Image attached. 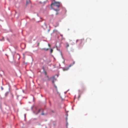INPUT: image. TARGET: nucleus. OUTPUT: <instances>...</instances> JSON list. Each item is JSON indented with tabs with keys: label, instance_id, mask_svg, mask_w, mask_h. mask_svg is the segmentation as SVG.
Returning <instances> with one entry per match:
<instances>
[{
	"label": "nucleus",
	"instance_id": "39448f33",
	"mask_svg": "<svg viewBox=\"0 0 128 128\" xmlns=\"http://www.w3.org/2000/svg\"><path fill=\"white\" fill-rule=\"evenodd\" d=\"M30 3V0H29L28 1H27L26 2V4H28Z\"/></svg>",
	"mask_w": 128,
	"mask_h": 128
},
{
	"label": "nucleus",
	"instance_id": "423d86ee",
	"mask_svg": "<svg viewBox=\"0 0 128 128\" xmlns=\"http://www.w3.org/2000/svg\"><path fill=\"white\" fill-rule=\"evenodd\" d=\"M41 110V109H40L38 110V112L36 114H38L40 112V110Z\"/></svg>",
	"mask_w": 128,
	"mask_h": 128
},
{
	"label": "nucleus",
	"instance_id": "20e7f679",
	"mask_svg": "<svg viewBox=\"0 0 128 128\" xmlns=\"http://www.w3.org/2000/svg\"><path fill=\"white\" fill-rule=\"evenodd\" d=\"M54 87H55V90H56V92H57V93L58 94L59 93V92L58 91L57 87L56 86V85H54Z\"/></svg>",
	"mask_w": 128,
	"mask_h": 128
},
{
	"label": "nucleus",
	"instance_id": "6e6552de",
	"mask_svg": "<svg viewBox=\"0 0 128 128\" xmlns=\"http://www.w3.org/2000/svg\"><path fill=\"white\" fill-rule=\"evenodd\" d=\"M53 50L52 49H50V53H52V52H53Z\"/></svg>",
	"mask_w": 128,
	"mask_h": 128
},
{
	"label": "nucleus",
	"instance_id": "f3484780",
	"mask_svg": "<svg viewBox=\"0 0 128 128\" xmlns=\"http://www.w3.org/2000/svg\"><path fill=\"white\" fill-rule=\"evenodd\" d=\"M38 46H39V43H38Z\"/></svg>",
	"mask_w": 128,
	"mask_h": 128
},
{
	"label": "nucleus",
	"instance_id": "7ed1b4c3",
	"mask_svg": "<svg viewBox=\"0 0 128 128\" xmlns=\"http://www.w3.org/2000/svg\"><path fill=\"white\" fill-rule=\"evenodd\" d=\"M75 63V62H73V63L72 64H70L68 66V67H66V68H63V70L64 71L67 70H68L69 68L71 66H72Z\"/></svg>",
	"mask_w": 128,
	"mask_h": 128
},
{
	"label": "nucleus",
	"instance_id": "2eb2a0df",
	"mask_svg": "<svg viewBox=\"0 0 128 128\" xmlns=\"http://www.w3.org/2000/svg\"><path fill=\"white\" fill-rule=\"evenodd\" d=\"M58 14V12H57L56 13V15H57Z\"/></svg>",
	"mask_w": 128,
	"mask_h": 128
},
{
	"label": "nucleus",
	"instance_id": "9d476101",
	"mask_svg": "<svg viewBox=\"0 0 128 128\" xmlns=\"http://www.w3.org/2000/svg\"><path fill=\"white\" fill-rule=\"evenodd\" d=\"M54 10L56 11H58L59 10L58 9H54Z\"/></svg>",
	"mask_w": 128,
	"mask_h": 128
},
{
	"label": "nucleus",
	"instance_id": "f8f14e48",
	"mask_svg": "<svg viewBox=\"0 0 128 128\" xmlns=\"http://www.w3.org/2000/svg\"><path fill=\"white\" fill-rule=\"evenodd\" d=\"M52 83L53 84H54V80H52Z\"/></svg>",
	"mask_w": 128,
	"mask_h": 128
},
{
	"label": "nucleus",
	"instance_id": "9b49d317",
	"mask_svg": "<svg viewBox=\"0 0 128 128\" xmlns=\"http://www.w3.org/2000/svg\"><path fill=\"white\" fill-rule=\"evenodd\" d=\"M41 114L42 115H44V113H43V112L42 113V114Z\"/></svg>",
	"mask_w": 128,
	"mask_h": 128
},
{
	"label": "nucleus",
	"instance_id": "4468645a",
	"mask_svg": "<svg viewBox=\"0 0 128 128\" xmlns=\"http://www.w3.org/2000/svg\"><path fill=\"white\" fill-rule=\"evenodd\" d=\"M68 125V122H67L66 124V126H67Z\"/></svg>",
	"mask_w": 128,
	"mask_h": 128
},
{
	"label": "nucleus",
	"instance_id": "ddd939ff",
	"mask_svg": "<svg viewBox=\"0 0 128 128\" xmlns=\"http://www.w3.org/2000/svg\"><path fill=\"white\" fill-rule=\"evenodd\" d=\"M48 45L49 47L50 46V45L49 44H48Z\"/></svg>",
	"mask_w": 128,
	"mask_h": 128
},
{
	"label": "nucleus",
	"instance_id": "1a4fd4ad",
	"mask_svg": "<svg viewBox=\"0 0 128 128\" xmlns=\"http://www.w3.org/2000/svg\"><path fill=\"white\" fill-rule=\"evenodd\" d=\"M43 49L44 50H45L47 51L48 50V48H46H46H43Z\"/></svg>",
	"mask_w": 128,
	"mask_h": 128
},
{
	"label": "nucleus",
	"instance_id": "0eeeda50",
	"mask_svg": "<svg viewBox=\"0 0 128 128\" xmlns=\"http://www.w3.org/2000/svg\"><path fill=\"white\" fill-rule=\"evenodd\" d=\"M69 46V44H68L67 43L66 44V47L67 48Z\"/></svg>",
	"mask_w": 128,
	"mask_h": 128
},
{
	"label": "nucleus",
	"instance_id": "f257e3e1",
	"mask_svg": "<svg viewBox=\"0 0 128 128\" xmlns=\"http://www.w3.org/2000/svg\"><path fill=\"white\" fill-rule=\"evenodd\" d=\"M76 42L79 44L80 46H82L84 44V39L77 40Z\"/></svg>",
	"mask_w": 128,
	"mask_h": 128
},
{
	"label": "nucleus",
	"instance_id": "f03ea898",
	"mask_svg": "<svg viewBox=\"0 0 128 128\" xmlns=\"http://www.w3.org/2000/svg\"><path fill=\"white\" fill-rule=\"evenodd\" d=\"M60 2H54L52 3L51 4V5H53L54 6H56L58 8H59L60 6Z\"/></svg>",
	"mask_w": 128,
	"mask_h": 128
},
{
	"label": "nucleus",
	"instance_id": "dca6fc26",
	"mask_svg": "<svg viewBox=\"0 0 128 128\" xmlns=\"http://www.w3.org/2000/svg\"><path fill=\"white\" fill-rule=\"evenodd\" d=\"M45 74H46V72H45Z\"/></svg>",
	"mask_w": 128,
	"mask_h": 128
}]
</instances>
